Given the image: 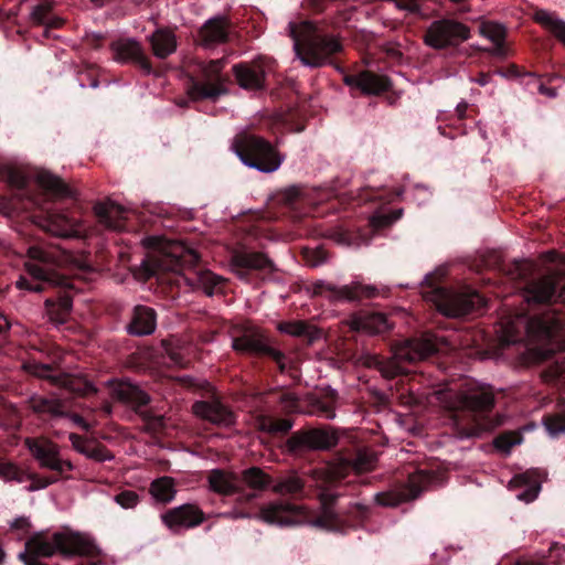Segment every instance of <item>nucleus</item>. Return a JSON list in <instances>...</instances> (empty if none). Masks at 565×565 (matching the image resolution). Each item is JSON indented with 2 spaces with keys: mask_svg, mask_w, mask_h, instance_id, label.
<instances>
[{
  "mask_svg": "<svg viewBox=\"0 0 565 565\" xmlns=\"http://www.w3.org/2000/svg\"><path fill=\"white\" fill-rule=\"evenodd\" d=\"M563 327V318L552 311L531 319L516 315L502 320L501 340L511 344L526 339L529 359L541 362L554 351L563 349L559 341Z\"/></svg>",
  "mask_w": 565,
  "mask_h": 565,
  "instance_id": "nucleus-1",
  "label": "nucleus"
},
{
  "mask_svg": "<svg viewBox=\"0 0 565 565\" xmlns=\"http://www.w3.org/2000/svg\"><path fill=\"white\" fill-rule=\"evenodd\" d=\"M376 458L373 454L359 451L352 460L340 458L312 471V478L320 489L318 498L320 501L321 516L316 521V524L327 525L330 522H335L338 519L334 505L340 494L332 491L329 487L348 477L352 470L356 473L373 470Z\"/></svg>",
  "mask_w": 565,
  "mask_h": 565,
  "instance_id": "nucleus-2",
  "label": "nucleus"
},
{
  "mask_svg": "<svg viewBox=\"0 0 565 565\" xmlns=\"http://www.w3.org/2000/svg\"><path fill=\"white\" fill-rule=\"evenodd\" d=\"M437 351V339L431 333L420 338L408 339L393 347V356L383 360L377 354H364L362 363L367 367L377 369L386 379H393L404 372L402 363H415L428 358Z\"/></svg>",
  "mask_w": 565,
  "mask_h": 565,
  "instance_id": "nucleus-3",
  "label": "nucleus"
},
{
  "mask_svg": "<svg viewBox=\"0 0 565 565\" xmlns=\"http://www.w3.org/2000/svg\"><path fill=\"white\" fill-rule=\"evenodd\" d=\"M288 29L294 40V50L303 65L322 66L341 49L337 39L322 34L310 21L290 22Z\"/></svg>",
  "mask_w": 565,
  "mask_h": 565,
  "instance_id": "nucleus-4",
  "label": "nucleus"
},
{
  "mask_svg": "<svg viewBox=\"0 0 565 565\" xmlns=\"http://www.w3.org/2000/svg\"><path fill=\"white\" fill-rule=\"evenodd\" d=\"M431 398L451 412L467 411L472 414H483L494 406L492 388L472 381H466L458 387L435 391Z\"/></svg>",
  "mask_w": 565,
  "mask_h": 565,
  "instance_id": "nucleus-5",
  "label": "nucleus"
},
{
  "mask_svg": "<svg viewBox=\"0 0 565 565\" xmlns=\"http://www.w3.org/2000/svg\"><path fill=\"white\" fill-rule=\"evenodd\" d=\"M28 255L30 260L25 263V270L30 278L21 276L15 282L19 289L41 292L53 286L72 287V281L67 277L60 275L52 268L58 262L54 252L40 246H31L28 249Z\"/></svg>",
  "mask_w": 565,
  "mask_h": 565,
  "instance_id": "nucleus-6",
  "label": "nucleus"
},
{
  "mask_svg": "<svg viewBox=\"0 0 565 565\" xmlns=\"http://www.w3.org/2000/svg\"><path fill=\"white\" fill-rule=\"evenodd\" d=\"M93 543L77 533H54L51 536L38 533L25 543V551L39 557H50L55 553L63 555H89Z\"/></svg>",
  "mask_w": 565,
  "mask_h": 565,
  "instance_id": "nucleus-7",
  "label": "nucleus"
},
{
  "mask_svg": "<svg viewBox=\"0 0 565 565\" xmlns=\"http://www.w3.org/2000/svg\"><path fill=\"white\" fill-rule=\"evenodd\" d=\"M233 148L242 162L259 172L270 173L279 169L284 157L266 139L243 135L235 139Z\"/></svg>",
  "mask_w": 565,
  "mask_h": 565,
  "instance_id": "nucleus-8",
  "label": "nucleus"
},
{
  "mask_svg": "<svg viewBox=\"0 0 565 565\" xmlns=\"http://www.w3.org/2000/svg\"><path fill=\"white\" fill-rule=\"evenodd\" d=\"M424 298L433 302L440 313L454 318L480 311L486 305L483 297L472 289L434 288L424 292Z\"/></svg>",
  "mask_w": 565,
  "mask_h": 565,
  "instance_id": "nucleus-9",
  "label": "nucleus"
},
{
  "mask_svg": "<svg viewBox=\"0 0 565 565\" xmlns=\"http://www.w3.org/2000/svg\"><path fill=\"white\" fill-rule=\"evenodd\" d=\"M143 243L159 249L158 255L151 256V263L158 270L183 274L186 267H192L199 262L198 253L180 242H169L161 245L159 237H148Z\"/></svg>",
  "mask_w": 565,
  "mask_h": 565,
  "instance_id": "nucleus-10",
  "label": "nucleus"
},
{
  "mask_svg": "<svg viewBox=\"0 0 565 565\" xmlns=\"http://www.w3.org/2000/svg\"><path fill=\"white\" fill-rule=\"evenodd\" d=\"M224 60H212L207 63H198L201 79L191 78V83L186 88L188 96L192 100L216 99L226 93L222 71L224 68Z\"/></svg>",
  "mask_w": 565,
  "mask_h": 565,
  "instance_id": "nucleus-11",
  "label": "nucleus"
},
{
  "mask_svg": "<svg viewBox=\"0 0 565 565\" xmlns=\"http://www.w3.org/2000/svg\"><path fill=\"white\" fill-rule=\"evenodd\" d=\"M232 348L239 353L270 355L284 369V354L268 344L264 331L255 326H243L235 329L232 337Z\"/></svg>",
  "mask_w": 565,
  "mask_h": 565,
  "instance_id": "nucleus-12",
  "label": "nucleus"
},
{
  "mask_svg": "<svg viewBox=\"0 0 565 565\" xmlns=\"http://www.w3.org/2000/svg\"><path fill=\"white\" fill-rule=\"evenodd\" d=\"M434 480L431 472L418 470L411 475L406 484L380 492L374 495L379 505L394 508L409 500L416 499L422 491L427 489Z\"/></svg>",
  "mask_w": 565,
  "mask_h": 565,
  "instance_id": "nucleus-13",
  "label": "nucleus"
},
{
  "mask_svg": "<svg viewBox=\"0 0 565 565\" xmlns=\"http://www.w3.org/2000/svg\"><path fill=\"white\" fill-rule=\"evenodd\" d=\"M321 516V514L315 520L309 521L308 511L303 505L292 504L286 501H276L268 503L260 508L258 518L268 523L280 526H289V525H298L305 522H311L313 525L316 521ZM334 522H330L327 525H321L322 527H327L332 525Z\"/></svg>",
  "mask_w": 565,
  "mask_h": 565,
  "instance_id": "nucleus-14",
  "label": "nucleus"
},
{
  "mask_svg": "<svg viewBox=\"0 0 565 565\" xmlns=\"http://www.w3.org/2000/svg\"><path fill=\"white\" fill-rule=\"evenodd\" d=\"M470 36V29L456 20L443 19L434 21L426 31L425 43L434 49L455 46Z\"/></svg>",
  "mask_w": 565,
  "mask_h": 565,
  "instance_id": "nucleus-15",
  "label": "nucleus"
},
{
  "mask_svg": "<svg viewBox=\"0 0 565 565\" xmlns=\"http://www.w3.org/2000/svg\"><path fill=\"white\" fill-rule=\"evenodd\" d=\"M526 302L546 303L562 299L565 301V274L552 273L532 280L524 288Z\"/></svg>",
  "mask_w": 565,
  "mask_h": 565,
  "instance_id": "nucleus-16",
  "label": "nucleus"
},
{
  "mask_svg": "<svg viewBox=\"0 0 565 565\" xmlns=\"http://www.w3.org/2000/svg\"><path fill=\"white\" fill-rule=\"evenodd\" d=\"M25 446L40 466L58 473L73 470L74 466L70 460L62 459L57 445L46 438H26Z\"/></svg>",
  "mask_w": 565,
  "mask_h": 565,
  "instance_id": "nucleus-17",
  "label": "nucleus"
},
{
  "mask_svg": "<svg viewBox=\"0 0 565 565\" xmlns=\"http://www.w3.org/2000/svg\"><path fill=\"white\" fill-rule=\"evenodd\" d=\"M33 221L45 232L58 237H76L82 233L81 224L64 212L46 211L35 215Z\"/></svg>",
  "mask_w": 565,
  "mask_h": 565,
  "instance_id": "nucleus-18",
  "label": "nucleus"
},
{
  "mask_svg": "<svg viewBox=\"0 0 565 565\" xmlns=\"http://www.w3.org/2000/svg\"><path fill=\"white\" fill-rule=\"evenodd\" d=\"M204 512L195 504L186 503L168 510L161 514L162 523L171 531L191 529L202 524Z\"/></svg>",
  "mask_w": 565,
  "mask_h": 565,
  "instance_id": "nucleus-19",
  "label": "nucleus"
},
{
  "mask_svg": "<svg viewBox=\"0 0 565 565\" xmlns=\"http://www.w3.org/2000/svg\"><path fill=\"white\" fill-rule=\"evenodd\" d=\"M315 292L323 295L329 292L335 300H361L363 298H373L377 295V289L372 285H363L359 281H353L349 285L338 287L330 282L320 281L315 285Z\"/></svg>",
  "mask_w": 565,
  "mask_h": 565,
  "instance_id": "nucleus-20",
  "label": "nucleus"
},
{
  "mask_svg": "<svg viewBox=\"0 0 565 565\" xmlns=\"http://www.w3.org/2000/svg\"><path fill=\"white\" fill-rule=\"evenodd\" d=\"M288 443L292 449L303 447L315 450H327L338 444V436L333 430L311 429L291 436Z\"/></svg>",
  "mask_w": 565,
  "mask_h": 565,
  "instance_id": "nucleus-21",
  "label": "nucleus"
},
{
  "mask_svg": "<svg viewBox=\"0 0 565 565\" xmlns=\"http://www.w3.org/2000/svg\"><path fill=\"white\" fill-rule=\"evenodd\" d=\"M192 411L195 416L215 425L228 427L235 423L233 412L223 405L217 398H213L211 401H198L193 404Z\"/></svg>",
  "mask_w": 565,
  "mask_h": 565,
  "instance_id": "nucleus-22",
  "label": "nucleus"
},
{
  "mask_svg": "<svg viewBox=\"0 0 565 565\" xmlns=\"http://www.w3.org/2000/svg\"><path fill=\"white\" fill-rule=\"evenodd\" d=\"M24 367L31 374H33L38 377L50 379V380H53L54 382H58L62 386L66 387L71 392L82 394V395H86V394L96 392V390L94 388V386L90 383H88L79 377L64 375L63 377L57 379V377L53 376L51 374L52 369L46 364H39V363L31 364L30 363V364H26Z\"/></svg>",
  "mask_w": 565,
  "mask_h": 565,
  "instance_id": "nucleus-23",
  "label": "nucleus"
},
{
  "mask_svg": "<svg viewBox=\"0 0 565 565\" xmlns=\"http://www.w3.org/2000/svg\"><path fill=\"white\" fill-rule=\"evenodd\" d=\"M233 73L238 85L244 89L258 90L264 87L265 66L262 61L234 65Z\"/></svg>",
  "mask_w": 565,
  "mask_h": 565,
  "instance_id": "nucleus-24",
  "label": "nucleus"
},
{
  "mask_svg": "<svg viewBox=\"0 0 565 565\" xmlns=\"http://www.w3.org/2000/svg\"><path fill=\"white\" fill-rule=\"evenodd\" d=\"M95 214L98 222L111 231H124L125 222L128 218L129 211L121 205L107 201L95 204Z\"/></svg>",
  "mask_w": 565,
  "mask_h": 565,
  "instance_id": "nucleus-25",
  "label": "nucleus"
},
{
  "mask_svg": "<svg viewBox=\"0 0 565 565\" xmlns=\"http://www.w3.org/2000/svg\"><path fill=\"white\" fill-rule=\"evenodd\" d=\"M344 83L350 87L360 89L366 95H377L387 90L390 83L385 76L374 74L369 71L359 74L348 75Z\"/></svg>",
  "mask_w": 565,
  "mask_h": 565,
  "instance_id": "nucleus-26",
  "label": "nucleus"
},
{
  "mask_svg": "<svg viewBox=\"0 0 565 565\" xmlns=\"http://www.w3.org/2000/svg\"><path fill=\"white\" fill-rule=\"evenodd\" d=\"M230 266L241 279H245V270L265 269L271 267V262L263 253L235 252L231 257Z\"/></svg>",
  "mask_w": 565,
  "mask_h": 565,
  "instance_id": "nucleus-27",
  "label": "nucleus"
},
{
  "mask_svg": "<svg viewBox=\"0 0 565 565\" xmlns=\"http://www.w3.org/2000/svg\"><path fill=\"white\" fill-rule=\"evenodd\" d=\"M349 326L352 330L367 334L384 333L393 328L386 315L382 312H361L350 319Z\"/></svg>",
  "mask_w": 565,
  "mask_h": 565,
  "instance_id": "nucleus-28",
  "label": "nucleus"
},
{
  "mask_svg": "<svg viewBox=\"0 0 565 565\" xmlns=\"http://www.w3.org/2000/svg\"><path fill=\"white\" fill-rule=\"evenodd\" d=\"M511 490H519L516 498L530 503L534 501L541 490L540 476L534 470L515 475L509 482Z\"/></svg>",
  "mask_w": 565,
  "mask_h": 565,
  "instance_id": "nucleus-29",
  "label": "nucleus"
},
{
  "mask_svg": "<svg viewBox=\"0 0 565 565\" xmlns=\"http://www.w3.org/2000/svg\"><path fill=\"white\" fill-rule=\"evenodd\" d=\"M228 20L224 17H215L207 20L200 30V41L205 47L224 43L228 36Z\"/></svg>",
  "mask_w": 565,
  "mask_h": 565,
  "instance_id": "nucleus-30",
  "label": "nucleus"
},
{
  "mask_svg": "<svg viewBox=\"0 0 565 565\" xmlns=\"http://www.w3.org/2000/svg\"><path fill=\"white\" fill-rule=\"evenodd\" d=\"M111 392L115 398L131 406L136 411L149 403L148 394L128 381L113 382Z\"/></svg>",
  "mask_w": 565,
  "mask_h": 565,
  "instance_id": "nucleus-31",
  "label": "nucleus"
},
{
  "mask_svg": "<svg viewBox=\"0 0 565 565\" xmlns=\"http://www.w3.org/2000/svg\"><path fill=\"white\" fill-rule=\"evenodd\" d=\"M113 51L117 61L135 62L148 72L150 71V64L139 42L132 39L120 40L113 44Z\"/></svg>",
  "mask_w": 565,
  "mask_h": 565,
  "instance_id": "nucleus-32",
  "label": "nucleus"
},
{
  "mask_svg": "<svg viewBox=\"0 0 565 565\" xmlns=\"http://www.w3.org/2000/svg\"><path fill=\"white\" fill-rule=\"evenodd\" d=\"M70 441L73 448L79 454L98 462L114 459V455L103 445L88 440L77 434H70Z\"/></svg>",
  "mask_w": 565,
  "mask_h": 565,
  "instance_id": "nucleus-33",
  "label": "nucleus"
},
{
  "mask_svg": "<svg viewBox=\"0 0 565 565\" xmlns=\"http://www.w3.org/2000/svg\"><path fill=\"white\" fill-rule=\"evenodd\" d=\"M156 329V312L146 306H137L134 310L128 332L134 335L151 334Z\"/></svg>",
  "mask_w": 565,
  "mask_h": 565,
  "instance_id": "nucleus-34",
  "label": "nucleus"
},
{
  "mask_svg": "<svg viewBox=\"0 0 565 565\" xmlns=\"http://www.w3.org/2000/svg\"><path fill=\"white\" fill-rule=\"evenodd\" d=\"M207 482L210 490L218 494L230 495L238 490L237 477L221 469L211 470L207 476Z\"/></svg>",
  "mask_w": 565,
  "mask_h": 565,
  "instance_id": "nucleus-35",
  "label": "nucleus"
},
{
  "mask_svg": "<svg viewBox=\"0 0 565 565\" xmlns=\"http://www.w3.org/2000/svg\"><path fill=\"white\" fill-rule=\"evenodd\" d=\"M153 54L159 58H166L177 50V38L173 31L169 29L156 30L150 39Z\"/></svg>",
  "mask_w": 565,
  "mask_h": 565,
  "instance_id": "nucleus-36",
  "label": "nucleus"
},
{
  "mask_svg": "<svg viewBox=\"0 0 565 565\" xmlns=\"http://www.w3.org/2000/svg\"><path fill=\"white\" fill-rule=\"evenodd\" d=\"M36 183L53 196L65 198L71 195L68 185L60 177L52 174L49 171L38 172Z\"/></svg>",
  "mask_w": 565,
  "mask_h": 565,
  "instance_id": "nucleus-37",
  "label": "nucleus"
},
{
  "mask_svg": "<svg viewBox=\"0 0 565 565\" xmlns=\"http://www.w3.org/2000/svg\"><path fill=\"white\" fill-rule=\"evenodd\" d=\"M479 32L483 38L493 43L494 54L501 55L504 53L503 42L505 39V29L503 25L494 22H482L480 24Z\"/></svg>",
  "mask_w": 565,
  "mask_h": 565,
  "instance_id": "nucleus-38",
  "label": "nucleus"
},
{
  "mask_svg": "<svg viewBox=\"0 0 565 565\" xmlns=\"http://www.w3.org/2000/svg\"><path fill=\"white\" fill-rule=\"evenodd\" d=\"M305 488V480L301 479L296 472L291 471L286 476H282L276 480L273 486L275 493L286 494H298L302 492Z\"/></svg>",
  "mask_w": 565,
  "mask_h": 565,
  "instance_id": "nucleus-39",
  "label": "nucleus"
},
{
  "mask_svg": "<svg viewBox=\"0 0 565 565\" xmlns=\"http://www.w3.org/2000/svg\"><path fill=\"white\" fill-rule=\"evenodd\" d=\"M150 493L158 502H171L177 493L173 479L169 477L156 479L150 484Z\"/></svg>",
  "mask_w": 565,
  "mask_h": 565,
  "instance_id": "nucleus-40",
  "label": "nucleus"
},
{
  "mask_svg": "<svg viewBox=\"0 0 565 565\" xmlns=\"http://www.w3.org/2000/svg\"><path fill=\"white\" fill-rule=\"evenodd\" d=\"M534 19L565 44V22L563 20L546 10L536 11Z\"/></svg>",
  "mask_w": 565,
  "mask_h": 565,
  "instance_id": "nucleus-41",
  "label": "nucleus"
},
{
  "mask_svg": "<svg viewBox=\"0 0 565 565\" xmlns=\"http://www.w3.org/2000/svg\"><path fill=\"white\" fill-rule=\"evenodd\" d=\"M255 426L257 429L268 434H286L291 427V420L287 418H274L267 415H259L255 419Z\"/></svg>",
  "mask_w": 565,
  "mask_h": 565,
  "instance_id": "nucleus-42",
  "label": "nucleus"
},
{
  "mask_svg": "<svg viewBox=\"0 0 565 565\" xmlns=\"http://www.w3.org/2000/svg\"><path fill=\"white\" fill-rule=\"evenodd\" d=\"M185 280L189 286L202 288L207 296H212L214 292V287L223 281L222 277L213 274L210 270L196 271L194 278L185 277Z\"/></svg>",
  "mask_w": 565,
  "mask_h": 565,
  "instance_id": "nucleus-43",
  "label": "nucleus"
},
{
  "mask_svg": "<svg viewBox=\"0 0 565 565\" xmlns=\"http://www.w3.org/2000/svg\"><path fill=\"white\" fill-rule=\"evenodd\" d=\"M242 480L253 490H264L270 484V477L257 467L244 470Z\"/></svg>",
  "mask_w": 565,
  "mask_h": 565,
  "instance_id": "nucleus-44",
  "label": "nucleus"
},
{
  "mask_svg": "<svg viewBox=\"0 0 565 565\" xmlns=\"http://www.w3.org/2000/svg\"><path fill=\"white\" fill-rule=\"evenodd\" d=\"M0 478L4 481L23 482L26 479V475L15 463L0 460Z\"/></svg>",
  "mask_w": 565,
  "mask_h": 565,
  "instance_id": "nucleus-45",
  "label": "nucleus"
},
{
  "mask_svg": "<svg viewBox=\"0 0 565 565\" xmlns=\"http://www.w3.org/2000/svg\"><path fill=\"white\" fill-rule=\"evenodd\" d=\"M0 180L17 189H23L26 183V179L21 171L8 166L0 167Z\"/></svg>",
  "mask_w": 565,
  "mask_h": 565,
  "instance_id": "nucleus-46",
  "label": "nucleus"
},
{
  "mask_svg": "<svg viewBox=\"0 0 565 565\" xmlns=\"http://www.w3.org/2000/svg\"><path fill=\"white\" fill-rule=\"evenodd\" d=\"M277 329L292 337H300L308 334L309 324L303 321H284L278 323Z\"/></svg>",
  "mask_w": 565,
  "mask_h": 565,
  "instance_id": "nucleus-47",
  "label": "nucleus"
},
{
  "mask_svg": "<svg viewBox=\"0 0 565 565\" xmlns=\"http://www.w3.org/2000/svg\"><path fill=\"white\" fill-rule=\"evenodd\" d=\"M32 408L39 413H51L53 415L62 414L61 404L55 399H33Z\"/></svg>",
  "mask_w": 565,
  "mask_h": 565,
  "instance_id": "nucleus-48",
  "label": "nucleus"
},
{
  "mask_svg": "<svg viewBox=\"0 0 565 565\" xmlns=\"http://www.w3.org/2000/svg\"><path fill=\"white\" fill-rule=\"evenodd\" d=\"M545 428L552 437L565 434V413L562 415L551 416L544 420Z\"/></svg>",
  "mask_w": 565,
  "mask_h": 565,
  "instance_id": "nucleus-49",
  "label": "nucleus"
},
{
  "mask_svg": "<svg viewBox=\"0 0 565 565\" xmlns=\"http://www.w3.org/2000/svg\"><path fill=\"white\" fill-rule=\"evenodd\" d=\"M403 211L402 210H395L390 213H379L371 217V224L375 228H382L385 226H388L393 224L395 221H397L402 216Z\"/></svg>",
  "mask_w": 565,
  "mask_h": 565,
  "instance_id": "nucleus-50",
  "label": "nucleus"
},
{
  "mask_svg": "<svg viewBox=\"0 0 565 565\" xmlns=\"http://www.w3.org/2000/svg\"><path fill=\"white\" fill-rule=\"evenodd\" d=\"M114 500L124 509H134L140 501L137 492L131 490L121 491L115 495Z\"/></svg>",
  "mask_w": 565,
  "mask_h": 565,
  "instance_id": "nucleus-51",
  "label": "nucleus"
},
{
  "mask_svg": "<svg viewBox=\"0 0 565 565\" xmlns=\"http://www.w3.org/2000/svg\"><path fill=\"white\" fill-rule=\"evenodd\" d=\"M52 10L50 2H43L33 8L31 17L32 20L39 24L47 23V14Z\"/></svg>",
  "mask_w": 565,
  "mask_h": 565,
  "instance_id": "nucleus-52",
  "label": "nucleus"
},
{
  "mask_svg": "<svg viewBox=\"0 0 565 565\" xmlns=\"http://www.w3.org/2000/svg\"><path fill=\"white\" fill-rule=\"evenodd\" d=\"M518 443V438L512 434H503L494 439L495 448L505 452L510 451Z\"/></svg>",
  "mask_w": 565,
  "mask_h": 565,
  "instance_id": "nucleus-53",
  "label": "nucleus"
},
{
  "mask_svg": "<svg viewBox=\"0 0 565 565\" xmlns=\"http://www.w3.org/2000/svg\"><path fill=\"white\" fill-rule=\"evenodd\" d=\"M399 10L409 13H417L420 11L425 0H392Z\"/></svg>",
  "mask_w": 565,
  "mask_h": 565,
  "instance_id": "nucleus-54",
  "label": "nucleus"
},
{
  "mask_svg": "<svg viewBox=\"0 0 565 565\" xmlns=\"http://www.w3.org/2000/svg\"><path fill=\"white\" fill-rule=\"evenodd\" d=\"M547 376L559 382H565V358L557 360L547 371Z\"/></svg>",
  "mask_w": 565,
  "mask_h": 565,
  "instance_id": "nucleus-55",
  "label": "nucleus"
},
{
  "mask_svg": "<svg viewBox=\"0 0 565 565\" xmlns=\"http://www.w3.org/2000/svg\"><path fill=\"white\" fill-rule=\"evenodd\" d=\"M298 402V397L292 393H286L280 397V404L284 411L289 413H295L299 411Z\"/></svg>",
  "mask_w": 565,
  "mask_h": 565,
  "instance_id": "nucleus-56",
  "label": "nucleus"
},
{
  "mask_svg": "<svg viewBox=\"0 0 565 565\" xmlns=\"http://www.w3.org/2000/svg\"><path fill=\"white\" fill-rule=\"evenodd\" d=\"M384 51L388 57L395 61H399L403 56V51L399 44L396 43H387L384 46Z\"/></svg>",
  "mask_w": 565,
  "mask_h": 565,
  "instance_id": "nucleus-57",
  "label": "nucleus"
},
{
  "mask_svg": "<svg viewBox=\"0 0 565 565\" xmlns=\"http://www.w3.org/2000/svg\"><path fill=\"white\" fill-rule=\"evenodd\" d=\"M20 558L23 559L25 565H46L45 563L41 562L39 556L32 555L30 553L23 552L20 554Z\"/></svg>",
  "mask_w": 565,
  "mask_h": 565,
  "instance_id": "nucleus-58",
  "label": "nucleus"
},
{
  "mask_svg": "<svg viewBox=\"0 0 565 565\" xmlns=\"http://www.w3.org/2000/svg\"><path fill=\"white\" fill-rule=\"evenodd\" d=\"M169 358L174 365H178L181 367L185 366V364L188 363V361L184 359V356L180 352H177L174 350H171L169 352Z\"/></svg>",
  "mask_w": 565,
  "mask_h": 565,
  "instance_id": "nucleus-59",
  "label": "nucleus"
},
{
  "mask_svg": "<svg viewBox=\"0 0 565 565\" xmlns=\"http://www.w3.org/2000/svg\"><path fill=\"white\" fill-rule=\"evenodd\" d=\"M10 526L15 530H28L30 522L28 518L19 516L11 522Z\"/></svg>",
  "mask_w": 565,
  "mask_h": 565,
  "instance_id": "nucleus-60",
  "label": "nucleus"
},
{
  "mask_svg": "<svg viewBox=\"0 0 565 565\" xmlns=\"http://www.w3.org/2000/svg\"><path fill=\"white\" fill-rule=\"evenodd\" d=\"M490 425L488 424H481L479 426L472 427L470 429L465 430L462 434H460V437H472L479 435L481 430L489 429Z\"/></svg>",
  "mask_w": 565,
  "mask_h": 565,
  "instance_id": "nucleus-61",
  "label": "nucleus"
},
{
  "mask_svg": "<svg viewBox=\"0 0 565 565\" xmlns=\"http://www.w3.org/2000/svg\"><path fill=\"white\" fill-rule=\"evenodd\" d=\"M55 482V479L50 478H41V479H34L32 486L30 487L31 490H38L43 489L50 486L51 483Z\"/></svg>",
  "mask_w": 565,
  "mask_h": 565,
  "instance_id": "nucleus-62",
  "label": "nucleus"
},
{
  "mask_svg": "<svg viewBox=\"0 0 565 565\" xmlns=\"http://www.w3.org/2000/svg\"><path fill=\"white\" fill-rule=\"evenodd\" d=\"M15 206L12 203L11 200L7 198H0V212L8 214L11 210H13Z\"/></svg>",
  "mask_w": 565,
  "mask_h": 565,
  "instance_id": "nucleus-63",
  "label": "nucleus"
},
{
  "mask_svg": "<svg viewBox=\"0 0 565 565\" xmlns=\"http://www.w3.org/2000/svg\"><path fill=\"white\" fill-rule=\"evenodd\" d=\"M514 565H545V563L533 558H521Z\"/></svg>",
  "mask_w": 565,
  "mask_h": 565,
  "instance_id": "nucleus-64",
  "label": "nucleus"
}]
</instances>
